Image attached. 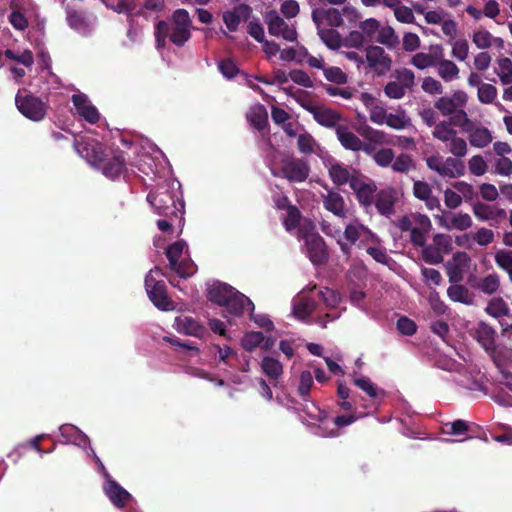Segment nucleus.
Instances as JSON below:
<instances>
[{
  "mask_svg": "<svg viewBox=\"0 0 512 512\" xmlns=\"http://www.w3.org/2000/svg\"><path fill=\"white\" fill-rule=\"evenodd\" d=\"M320 229L327 237H330L337 242V244L340 247L341 252L345 256H347V257L349 256L348 244L344 243L343 232H342L341 227L336 226V225L328 222L327 220H322V222L320 223Z\"/></svg>",
  "mask_w": 512,
  "mask_h": 512,
  "instance_id": "obj_42",
  "label": "nucleus"
},
{
  "mask_svg": "<svg viewBox=\"0 0 512 512\" xmlns=\"http://www.w3.org/2000/svg\"><path fill=\"white\" fill-rule=\"evenodd\" d=\"M74 148L92 166H99L103 162V147L95 139L85 136L76 137L74 139Z\"/></svg>",
  "mask_w": 512,
  "mask_h": 512,
  "instance_id": "obj_17",
  "label": "nucleus"
},
{
  "mask_svg": "<svg viewBox=\"0 0 512 512\" xmlns=\"http://www.w3.org/2000/svg\"><path fill=\"white\" fill-rule=\"evenodd\" d=\"M155 156H151L148 153H142L137 162L138 170L146 176H149L152 180L162 177V163H156L157 155L164 157L162 152L158 148L153 149Z\"/></svg>",
  "mask_w": 512,
  "mask_h": 512,
  "instance_id": "obj_29",
  "label": "nucleus"
},
{
  "mask_svg": "<svg viewBox=\"0 0 512 512\" xmlns=\"http://www.w3.org/2000/svg\"><path fill=\"white\" fill-rule=\"evenodd\" d=\"M4 55L7 59L31 68L34 63L33 53L28 49H6Z\"/></svg>",
  "mask_w": 512,
  "mask_h": 512,
  "instance_id": "obj_50",
  "label": "nucleus"
},
{
  "mask_svg": "<svg viewBox=\"0 0 512 512\" xmlns=\"http://www.w3.org/2000/svg\"><path fill=\"white\" fill-rule=\"evenodd\" d=\"M495 73L503 85L512 84V61L507 57H501L496 61Z\"/></svg>",
  "mask_w": 512,
  "mask_h": 512,
  "instance_id": "obj_53",
  "label": "nucleus"
},
{
  "mask_svg": "<svg viewBox=\"0 0 512 512\" xmlns=\"http://www.w3.org/2000/svg\"><path fill=\"white\" fill-rule=\"evenodd\" d=\"M485 310L490 316L494 318L506 316L510 312L507 303L500 297L492 298L488 302Z\"/></svg>",
  "mask_w": 512,
  "mask_h": 512,
  "instance_id": "obj_55",
  "label": "nucleus"
},
{
  "mask_svg": "<svg viewBox=\"0 0 512 512\" xmlns=\"http://www.w3.org/2000/svg\"><path fill=\"white\" fill-rule=\"evenodd\" d=\"M378 74H384L391 68L392 61L385 50L379 46H370L366 50L365 64Z\"/></svg>",
  "mask_w": 512,
  "mask_h": 512,
  "instance_id": "obj_24",
  "label": "nucleus"
},
{
  "mask_svg": "<svg viewBox=\"0 0 512 512\" xmlns=\"http://www.w3.org/2000/svg\"><path fill=\"white\" fill-rule=\"evenodd\" d=\"M59 432L61 437L63 438L62 443L64 444H73L75 446H78L79 448H82L85 451L90 446V440L88 436L74 425H61L59 427Z\"/></svg>",
  "mask_w": 512,
  "mask_h": 512,
  "instance_id": "obj_30",
  "label": "nucleus"
},
{
  "mask_svg": "<svg viewBox=\"0 0 512 512\" xmlns=\"http://www.w3.org/2000/svg\"><path fill=\"white\" fill-rule=\"evenodd\" d=\"M335 133L338 141L346 150L360 151L361 139L347 125L341 124Z\"/></svg>",
  "mask_w": 512,
  "mask_h": 512,
  "instance_id": "obj_38",
  "label": "nucleus"
},
{
  "mask_svg": "<svg viewBox=\"0 0 512 512\" xmlns=\"http://www.w3.org/2000/svg\"><path fill=\"white\" fill-rule=\"evenodd\" d=\"M262 372L270 379L277 380L283 373L282 363L271 356L263 357L260 363Z\"/></svg>",
  "mask_w": 512,
  "mask_h": 512,
  "instance_id": "obj_49",
  "label": "nucleus"
},
{
  "mask_svg": "<svg viewBox=\"0 0 512 512\" xmlns=\"http://www.w3.org/2000/svg\"><path fill=\"white\" fill-rule=\"evenodd\" d=\"M344 243L348 244L349 255L351 254L352 246L359 241L362 244L377 243L378 237L360 220L353 219L345 225L343 231Z\"/></svg>",
  "mask_w": 512,
  "mask_h": 512,
  "instance_id": "obj_16",
  "label": "nucleus"
},
{
  "mask_svg": "<svg viewBox=\"0 0 512 512\" xmlns=\"http://www.w3.org/2000/svg\"><path fill=\"white\" fill-rule=\"evenodd\" d=\"M170 268L175 271L179 277L188 278L196 271V267L189 258L188 245L184 240L176 241L171 244L166 251Z\"/></svg>",
  "mask_w": 512,
  "mask_h": 512,
  "instance_id": "obj_10",
  "label": "nucleus"
},
{
  "mask_svg": "<svg viewBox=\"0 0 512 512\" xmlns=\"http://www.w3.org/2000/svg\"><path fill=\"white\" fill-rule=\"evenodd\" d=\"M162 271L155 267L149 271L145 278V288L151 302L162 311L174 310V303L169 299Z\"/></svg>",
  "mask_w": 512,
  "mask_h": 512,
  "instance_id": "obj_8",
  "label": "nucleus"
},
{
  "mask_svg": "<svg viewBox=\"0 0 512 512\" xmlns=\"http://www.w3.org/2000/svg\"><path fill=\"white\" fill-rule=\"evenodd\" d=\"M497 88L489 83L480 85L477 91V97L482 104H491L497 97Z\"/></svg>",
  "mask_w": 512,
  "mask_h": 512,
  "instance_id": "obj_61",
  "label": "nucleus"
},
{
  "mask_svg": "<svg viewBox=\"0 0 512 512\" xmlns=\"http://www.w3.org/2000/svg\"><path fill=\"white\" fill-rule=\"evenodd\" d=\"M322 203L323 207L333 215L339 218L346 217L347 208L344 198L340 193L329 190L326 194L322 195Z\"/></svg>",
  "mask_w": 512,
  "mask_h": 512,
  "instance_id": "obj_35",
  "label": "nucleus"
},
{
  "mask_svg": "<svg viewBox=\"0 0 512 512\" xmlns=\"http://www.w3.org/2000/svg\"><path fill=\"white\" fill-rule=\"evenodd\" d=\"M319 296L327 310L325 313L327 321L319 319L318 323L322 327H326V323L338 319L341 316L342 312L345 310V308H339L342 298L338 292L332 289L325 288L324 290H321L319 292Z\"/></svg>",
  "mask_w": 512,
  "mask_h": 512,
  "instance_id": "obj_20",
  "label": "nucleus"
},
{
  "mask_svg": "<svg viewBox=\"0 0 512 512\" xmlns=\"http://www.w3.org/2000/svg\"><path fill=\"white\" fill-rule=\"evenodd\" d=\"M447 295L450 300L462 304L470 305L473 303V297L468 288L463 285L454 284L447 289Z\"/></svg>",
  "mask_w": 512,
  "mask_h": 512,
  "instance_id": "obj_54",
  "label": "nucleus"
},
{
  "mask_svg": "<svg viewBox=\"0 0 512 512\" xmlns=\"http://www.w3.org/2000/svg\"><path fill=\"white\" fill-rule=\"evenodd\" d=\"M358 200V202L368 209L373 205V201L375 198V186L365 182L362 178L358 177L357 179L351 180L350 187Z\"/></svg>",
  "mask_w": 512,
  "mask_h": 512,
  "instance_id": "obj_32",
  "label": "nucleus"
},
{
  "mask_svg": "<svg viewBox=\"0 0 512 512\" xmlns=\"http://www.w3.org/2000/svg\"><path fill=\"white\" fill-rule=\"evenodd\" d=\"M66 20L69 27L82 36H89L93 32L94 25L76 10L68 9Z\"/></svg>",
  "mask_w": 512,
  "mask_h": 512,
  "instance_id": "obj_37",
  "label": "nucleus"
},
{
  "mask_svg": "<svg viewBox=\"0 0 512 512\" xmlns=\"http://www.w3.org/2000/svg\"><path fill=\"white\" fill-rule=\"evenodd\" d=\"M438 56L430 53L419 52L413 55L411 64L417 69L424 70L429 67H434Z\"/></svg>",
  "mask_w": 512,
  "mask_h": 512,
  "instance_id": "obj_59",
  "label": "nucleus"
},
{
  "mask_svg": "<svg viewBox=\"0 0 512 512\" xmlns=\"http://www.w3.org/2000/svg\"><path fill=\"white\" fill-rule=\"evenodd\" d=\"M463 123L458 127L467 134L468 143L475 148L482 149L489 146L493 141L492 132L481 123L472 120L467 112L460 114Z\"/></svg>",
  "mask_w": 512,
  "mask_h": 512,
  "instance_id": "obj_12",
  "label": "nucleus"
},
{
  "mask_svg": "<svg viewBox=\"0 0 512 512\" xmlns=\"http://www.w3.org/2000/svg\"><path fill=\"white\" fill-rule=\"evenodd\" d=\"M207 297L210 301L224 306L233 316H240L245 311L254 310V304L247 296L223 282L215 281L207 284Z\"/></svg>",
  "mask_w": 512,
  "mask_h": 512,
  "instance_id": "obj_3",
  "label": "nucleus"
},
{
  "mask_svg": "<svg viewBox=\"0 0 512 512\" xmlns=\"http://www.w3.org/2000/svg\"><path fill=\"white\" fill-rule=\"evenodd\" d=\"M263 333L262 332H248L244 335L242 339V346L247 351H253L257 347L262 346L263 343Z\"/></svg>",
  "mask_w": 512,
  "mask_h": 512,
  "instance_id": "obj_63",
  "label": "nucleus"
},
{
  "mask_svg": "<svg viewBox=\"0 0 512 512\" xmlns=\"http://www.w3.org/2000/svg\"><path fill=\"white\" fill-rule=\"evenodd\" d=\"M192 19L185 9H177L169 20L159 21L155 26V39L158 49L166 46V40L182 47L191 37Z\"/></svg>",
  "mask_w": 512,
  "mask_h": 512,
  "instance_id": "obj_1",
  "label": "nucleus"
},
{
  "mask_svg": "<svg viewBox=\"0 0 512 512\" xmlns=\"http://www.w3.org/2000/svg\"><path fill=\"white\" fill-rule=\"evenodd\" d=\"M315 285L307 286L300 291L293 299V314L301 320H306L316 309V302L310 296V293L315 289Z\"/></svg>",
  "mask_w": 512,
  "mask_h": 512,
  "instance_id": "obj_21",
  "label": "nucleus"
},
{
  "mask_svg": "<svg viewBox=\"0 0 512 512\" xmlns=\"http://www.w3.org/2000/svg\"><path fill=\"white\" fill-rule=\"evenodd\" d=\"M173 328L181 334L202 338L206 334V328L194 317L180 314L175 317Z\"/></svg>",
  "mask_w": 512,
  "mask_h": 512,
  "instance_id": "obj_25",
  "label": "nucleus"
},
{
  "mask_svg": "<svg viewBox=\"0 0 512 512\" xmlns=\"http://www.w3.org/2000/svg\"><path fill=\"white\" fill-rule=\"evenodd\" d=\"M252 14V8L247 4H240L232 10L223 12L222 19L230 32L237 31L242 21H247Z\"/></svg>",
  "mask_w": 512,
  "mask_h": 512,
  "instance_id": "obj_28",
  "label": "nucleus"
},
{
  "mask_svg": "<svg viewBox=\"0 0 512 512\" xmlns=\"http://www.w3.org/2000/svg\"><path fill=\"white\" fill-rule=\"evenodd\" d=\"M469 172L477 177L483 176L488 170V164L482 155H474L468 160Z\"/></svg>",
  "mask_w": 512,
  "mask_h": 512,
  "instance_id": "obj_60",
  "label": "nucleus"
},
{
  "mask_svg": "<svg viewBox=\"0 0 512 512\" xmlns=\"http://www.w3.org/2000/svg\"><path fill=\"white\" fill-rule=\"evenodd\" d=\"M421 256L426 263L431 265L439 264L444 259L433 243L422 247Z\"/></svg>",
  "mask_w": 512,
  "mask_h": 512,
  "instance_id": "obj_62",
  "label": "nucleus"
},
{
  "mask_svg": "<svg viewBox=\"0 0 512 512\" xmlns=\"http://www.w3.org/2000/svg\"><path fill=\"white\" fill-rule=\"evenodd\" d=\"M180 188L181 184L179 181L170 179L155 191H151L147 196V201L156 214L160 216H175L176 219H179V224H182L184 201Z\"/></svg>",
  "mask_w": 512,
  "mask_h": 512,
  "instance_id": "obj_2",
  "label": "nucleus"
},
{
  "mask_svg": "<svg viewBox=\"0 0 512 512\" xmlns=\"http://www.w3.org/2000/svg\"><path fill=\"white\" fill-rule=\"evenodd\" d=\"M397 200V192L393 188H385L375 194L373 204L377 211L386 217L394 214V205Z\"/></svg>",
  "mask_w": 512,
  "mask_h": 512,
  "instance_id": "obj_31",
  "label": "nucleus"
},
{
  "mask_svg": "<svg viewBox=\"0 0 512 512\" xmlns=\"http://www.w3.org/2000/svg\"><path fill=\"white\" fill-rule=\"evenodd\" d=\"M303 106L312 114L314 120L319 125L326 128H334L335 131L337 127L341 126V116L336 111L313 103H308Z\"/></svg>",
  "mask_w": 512,
  "mask_h": 512,
  "instance_id": "obj_22",
  "label": "nucleus"
},
{
  "mask_svg": "<svg viewBox=\"0 0 512 512\" xmlns=\"http://www.w3.org/2000/svg\"><path fill=\"white\" fill-rule=\"evenodd\" d=\"M472 335L474 339L485 349L491 356L496 366H501L502 361L498 359L495 352V330L484 322H480L473 329Z\"/></svg>",
  "mask_w": 512,
  "mask_h": 512,
  "instance_id": "obj_19",
  "label": "nucleus"
},
{
  "mask_svg": "<svg viewBox=\"0 0 512 512\" xmlns=\"http://www.w3.org/2000/svg\"><path fill=\"white\" fill-rule=\"evenodd\" d=\"M103 491L111 503L117 508H123L132 500V495L113 478L104 481Z\"/></svg>",
  "mask_w": 512,
  "mask_h": 512,
  "instance_id": "obj_27",
  "label": "nucleus"
},
{
  "mask_svg": "<svg viewBox=\"0 0 512 512\" xmlns=\"http://www.w3.org/2000/svg\"><path fill=\"white\" fill-rule=\"evenodd\" d=\"M361 101L369 112L370 121L377 125H385L388 116L386 108L368 93L361 94Z\"/></svg>",
  "mask_w": 512,
  "mask_h": 512,
  "instance_id": "obj_33",
  "label": "nucleus"
},
{
  "mask_svg": "<svg viewBox=\"0 0 512 512\" xmlns=\"http://www.w3.org/2000/svg\"><path fill=\"white\" fill-rule=\"evenodd\" d=\"M312 19L316 26L328 25L335 28L343 24L342 14L335 8L314 10L312 12Z\"/></svg>",
  "mask_w": 512,
  "mask_h": 512,
  "instance_id": "obj_36",
  "label": "nucleus"
},
{
  "mask_svg": "<svg viewBox=\"0 0 512 512\" xmlns=\"http://www.w3.org/2000/svg\"><path fill=\"white\" fill-rule=\"evenodd\" d=\"M472 42L481 50L494 47L498 50L504 49V40L500 37L493 36L488 30L479 28L472 34Z\"/></svg>",
  "mask_w": 512,
  "mask_h": 512,
  "instance_id": "obj_34",
  "label": "nucleus"
},
{
  "mask_svg": "<svg viewBox=\"0 0 512 512\" xmlns=\"http://www.w3.org/2000/svg\"><path fill=\"white\" fill-rule=\"evenodd\" d=\"M299 241L303 242L302 251L315 264H322L328 258L326 244L323 238L315 231L312 221H304L297 232Z\"/></svg>",
  "mask_w": 512,
  "mask_h": 512,
  "instance_id": "obj_4",
  "label": "nucleus"
},
{
  "mask_svg": "<svg viewBox=\"0 0 512 512\" xmlns=\"http://www.w3.org/2000/svg\"><path fill=\"white\" fill-rule=\"evenodd\" d=\"M329 176L336 185L341 186L348 183L350 187L351 180L359 177L351 174L347 167L336 161L329 163Z\"/></svg>",
  "mask_w": 512,
  "mask_h": 512,
  "instance_id": "obj_41",
  "label": "nucleus"
},
{
  "mask_svg": "<svg viewBox=\"0 0 512 512\" xmlns=\"http://www.w3.org/2000/svg\"><path fill=\"white\" fill-rule=\"evenodd\" d=\"M395 80L389 81L384 87V94L389 99H402L415 84V74L407 68L396 69L393 73Z\"/></svg>",
  "mask_w": 512,
  "mask_h": 512,
  "instance_id": "obj_14",
  "label": "nucleus"
},
{
  "mask_svg": "<svg viewBox=\"0 0 512 512\" xmlns=\"http://www.w3.org/2000/svg\"><path fill=\"white\" fill-rule=\"evenodd\" d=\"M471 258L466 252H456L447 263V274L451 283L460 282L470 268Z\"/></svg>",
  "mask_w": 512,
  "mask_h": 512,
  "instance_id": "obj_26",
  "label": "nucleus"
},
{
  "mask_svg": "<svg viewBox=\"0 0 512 512\" xmlns=\"http://www.w3.org/2000/svg\"><path fill=\"white\" fill-rule=\"evenodd\" d=\"M434 68L438 76L446 83L453 82L459 78L460 69L451 60L437 58Z\"/></svg>",
  "mask_w": 512,
  "mask_h": 512,
  "instance_id": "obj_40",
  "label": "nucleus"
},
{
  "mask_svg": "<svg viewBox=\"0 0 512 512\" xmlns=\"http://www.w3.org/2000/svg\"><path fill=\"white\" fill-rule=\"evenodd\" d=\"M358 132L365 140L374 145H384L391 143L389 135L386 132L374 129L368 125L360 128Z\"/></svg>",
  "mask_w": 512,
  "mask_h": 512,
  "instance_id": "obj_48",
  "label": "nucleus"
},
{
  "mask_svg": "<svg viewBox=\"0 0 512 512\" xmlns=\"http://www.w3.org/2000/svg\"><path fill=\"white\" fill-rule=\"evenodd\" d=\"M263 18L271 36L287 42L297 41L296 24L285 21L276 10L266 11Z\"/></svg>",
  "mask_w": 512,
  "mask_h": 512,
  "instance_id": "obj_13",
  "label": "nucleus"
},
{
  "mask_svg": "<svg viewBox=\"0 0 512 512\" xmlns=\"http://www.w3.org/2000/svg\"><path fill=\"white\" fill-rule=\"evenodd\" d=\"M16 106L19 112L26 118L38 122L44 119L47 106L46 104L33 95H25L22 97L20 93L15 98Z\"/></svg>",
  "mask_w": 512,
  "mask_h": 512,
  "instance_id": "obj_18",
  "label": "nucleus"
},
{
  "mask_svg": "<svg viewBox=\"0 0 512 512\" xmlns=\"http://www.w3.org/2000/svg\"><path fill=\"white\" fill-rule=\"evenodd\" d=\"M280 217L286 231L288 232H291L296 228H298L299 231L303 222L309 221L308 219H302L299 209L292 205L283 210Z\"/></svg>",
  "mask_w": 512,
  "mask_h": 512,
  "instance_id": "obj_43",
  "label": "nucleus"
},
{
  "mask_svg": "<svg viewBox=\"0 0 512 512\" xmlns=\"http://www.w3.org/2000/svg\"><path fill=\"white\" fill-rule=\"evenodd\" d=\"M163 341L170 343L178 353L190 356L199 354V349L196 346H192L189 343H182L175 336H164Z\"/></svg>",
  "mask_w": 512,
  "mask_h": 512,
  "instance_id": "obj_58",
  "label": "nucleus"
},
{
  "mask_svg": "<svg viewBox=\"0 0 512 512\" xmlns=\"http://www.w3.org/2000/svg\"><path fill=\"white\" fill-rule=\"evenodd\" d=\"M268 165L274 176L283 177L292 183L304 182L310 173L308 163L298 158H283L278 163L274 157L268 160Z\"/></svg>",
  "mask_w": 512,
  "mask_h": 512,
  "instance_id": "obj_5",
  "label": "nucleus"
},
{
  "mask_svg": "<svg viewBox=\"0 0 512 512\" xmlns=\"http://www.w3.org/2000/svg\"><path fill=\"white\" fill-rule=\"evenodd\" d=\"M468 102V95L463 90H456L451 95H446L438 98L434 107L445 117L451 116L448 120L452 125L459 127L463 120L460 116L461 113L466 112L464 107Z\"/></svg>",
  "mask_w": 512,
  "mask_h": 512,
  "instance_id": "obj_9",
  "label": "nucleus"
},
{
  "mask_svg": "<svg viewBox=\"0 0 512 512\" xmlns=\"http://www.w3.org/2000/svg\"><path fill=\"white\" fill-rule=\"evenodd\" d=\"M317 29L320 39L329 49L337 50L341 47L342 39L335 29H326L324 26H317Z\"/></svg>",
  "mask_w": 512,
  "mask_h": 512,
  "instance_id": "obj_51",
  "label": "nucleus"
},
{
  "mask_svg": "<svg viewBox=\"0 0 512 512\" xmlns=\"http://www.w3.org/2000/svg\"><path fill=\"white\" fill-rule=\"evenodd\" d=\"M125 160L122 155H115L110 160H105L98 166L101 167L103 174L110 179L119 177L124 171Z\"/></svg>",
  "mask_w": 512,
  "mask_h": 512,
  "instance_id": "obj_44",
  "label": "nucleus"
},
{
  "mask_svg": "<svg viewBox=\"0 0 512 512\" xmlns=\"http://www.w3.org/2000/svg\"><path fill=\"white\" fill-rule=\"evenodd\" d=\"M385 125L395 130H404L412 126L411 119L404 109L388 113Z\"/></svg>",
  "mask_w": 512,
  "mask_h": 512,
  "instance_id": "obj_47",
  "label": "nucleus"
},
{
  "mask_svg": "<svg viewBox=\"0 0 512 512\" xmlns=\"http://www.w3.org/2000/svg\"><path fill=\"white\" fill-rule=\"evenodd\" d=\"M496 265L506 273L512 269V250L501 249L495 253Z\"/></svg>",
  "mask_w": 512,
  "mask_h": 512,
  "instance_id": "obj_64",
  "label": "nucleus"
},
{
  "mask_svg": "<svg viewBox=\"0 0 512 512\" xmlns=\"http://www.w3.org/2000/svg\"><path fill=\"white\" fill-rule=\"evenodd\" d=\"M71 100L75 109V113L78 117L90 124H95L98 122L100 119V114L86 94H73Z\"/></svg>",
  "mask_w": 512,
  "mask_h": 512,
  "instance_id": "obj_23",
  "label": "nucleus"
},
{
  "mask_svg": "<svg viewBox=\"0 0 512 512\" xmlns=\"http://www.w3.org/2000/svg\"><path fill=\"white\" fill-rule=\"evenodd\" d=\"M426 164L429 169L435 171L442 177L457 178L465 175L466 168L461 158L446 157L443 158L439 155L431 156L426 159Z\"/></svg>",
  "mask_w": 512,
  "mask_h": 512,
  "instance_id": "obj_15",
  "label": "nucleus"
},
{
  "mask_svg": "<svg viewBox=\"0 0 512 512\" xmlns=\"http://www.w3.org/2000/svg\"><path fill=\"white\" fill-rule=\"evenodd\" d=\"M247 119L254 128L259 131L263 130L268 123L266 108L261 104L253 105L247 113Z\"/></svg>",
  "mask_w": 512,
  "mask_h": 512,
  "instance_id": "obj_46",
  "label": "nucleus"
},
{
  "mask_svg": "<svg viewBox=\"0 0 512 512\" xmlns=\"http://www.w3.org/2000/svg\"><path fill=\"white\" fill-rule=\"evenodd\" d=\"M432 135L435 139L445 144L448 152L457 158H463L468 153L467 141L458 135L457 130L450 121H440L433 128Z\"/></svg>",
  "mask_w": 512,
  "mask_h": 512,
  "instance_id": "obj_6",
  "label": "nucleus"
},
{
  "mask_svg": "<svg viewBox=\"0 0 512 512\" xmlns=\"http://www.w3.org/2000/svg\"><path fill=\"white\" fill-rule=\"evenodd\" d=\"M213 349L215 350L214 357L218 363H222L223 365L235 368L239 362L237 352L229 346L221 347L219 345H214Z\"/></svg>",
  "mask_w": 512,
  "mask_h": 512,
  "instance_id": "obj_45",
  "label": "nucleus"
},
{
  "mask_svg": "<svg viewBox=\"0 0 512 512\" xmlns=\"http://www.w3.org/2000/svg\"><path fill=\"white\" fill-rule=\"evenodd\" d=\"M476 288L486 295L495 294L500 288L499 275L493 272L484 276L478 281Z\"/></svg>",
  "mask_w": 512,
  "mask_h": 512,
  "instance_id": "obj_52",
  "label": "nucleus"
},
{
  "mask_svg": "<svg viewBox=\"0 0 512 512\" xmlns=\"http://www.w3.org/2000/svg\"><path fill=\"white\" fill-rule=\"evenodd\" d=\"M436 366L441 370L453 373L454 381L458 385L472 391L481 390V383L476 379L473 372L462 362L443 354L436 360Z\"/></svg>",
  "mask_w": 512,
  "mask_h": 512,
  "instance_id": "obj_7",
  "label": "nucleus"
},
{
  "mask_svg": "<svg viewBox=\"0 0 512 512\" xmlns=\"http://www.w3.org/2000/svg\"><path fill=\"white\" fill-rule=\"evenodd\" d=\"M106 7L119 14L131 15L136 8L133 0H107Z\"/></svg>",
  "mask_w": 512,
  "mask_h": 512,
  "instance_id": "obj_57",
  "label": "nucleus"
},
{
  "mask_svg": "<svg viewBox=\"0 0 512 512\" xmlns=\"http://www.w3.org/2000/svg\"><path fill=\"white\" fill-rule=\"evenodd\" d=\"M297 147L302 154H314L319 157H322L324 154V149L321 145L304 129H301V132L298 134Z\"/></svg>",
  "mask_w": 512,
  "mask_h": 512,
  "instance_id": "obj_39",
  "label": "nucleus"
},
{
  "mask_svg": "<svg viewBox=\"0 0 512 512\" xmlns=\"http://www.w3.org/2000/svg\"><path fill=\"white\" fill-rule=\"evenodd\" d=\"M353 381L354 384L363 392H365L370 398H378L383 394V391L378 389L368 377H355Z\"/></svg>",
  "mask_w": 512,
  "mask_h": 512,
  "instance_id": "obj_56",
  "label": "nucleus"
},
{
  "mask_svg": "<svg viewBox=\"0 0 512 512\" xmlns=\"http://www.w3.org/2000/svg\"><path fill=\"white\" fill-rule=\"evenodd\" d=\"M313 408L316 413L310 415L319 422L315 434L321 437H337L340 435L339 430L341 428L351 425L357 419L354 415H341L331 418L316 406H313Z\"/></svg>",
  "mask_w": 512,
  "mask_h": 512,
  "instance_id": "obj_11",
  "label": "nucleus"
}]
</instances>
